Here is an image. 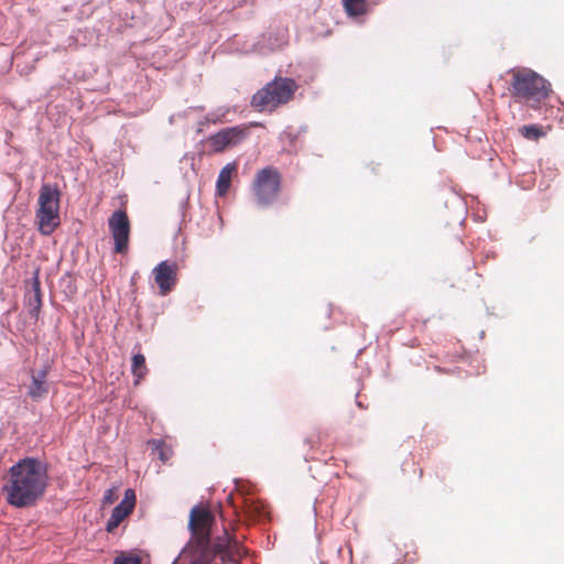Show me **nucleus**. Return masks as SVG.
<instances>
[{
	"mask_svg": "<svg viewBox=\"0 0 564 564\" xmlns=\"http://www.w3.org/2000/svg\"><path fill=\"white\" fill-rule=\"evenodd\" d=\"M455 203L457 204V206L459 207V209H460L462 212H464V210H465L464 200H463L460 197L455 196Z\"/></svg>",
	"mask_w": 564,
	"mask_h": 564,
	"instance_id": "aec40b11",
	"label": "nucleus"
},
{
	"mask_svg": "<svg viewBox=\"0 0 564 564\" xmlns=\"http://www.w3.org/2000/svg\"><path fill=\"white\" fill-rule=\"evenodd\" d=\"M47 486L46 463L28 456L9 468L3 492L10 506L18 509L31 508L44 497Z\"/></svg>",
	"mask_w": 564,
	"mask_h": 564,
	"instance_id": "f03ea898",
	"label": "nucleus"
},
{
	"mask_svg": "<svg viewBox=\"0 0 564 564\" xmlns=\"http://www.w3.org/2000/svg\"><path fill=\"white\" fill-rule=\"evenodd\" d=\"M521 134L529 140H538L539 138L545 135L543 128L539 124H529L520 128Z\"/></svg>",
	"mask_w": 564,
	"mask_h": 564,
	"instance_id": "f3484780",
	"label": "nucleus"
},
{
	"mask_svg": "<svg viewBox=\"0 0 564 564\" xmlns=\"http://www.w3.org/2000/svg\"><path fill=\"white\" fill-rule=\"evenodd\" d=\"M39 269L32 275L31 289L25 294V305L29 315L33 319H37L42 307V292Z\"/></svg>",
	"mask_w": 564,
	"mask_h": 564,
	"instance_id": "9b49d317",
	"label": "nucleus"
},
{
	"mask_svg": "<svg viewBox=\"0 0 564 564\" xmlns=\"http://www.w3.org/2000/svg\"><path fill=\"white\" fill-rule=\"evenodd\" d=\"M153 445V449L159 452V457L165 462L167 459L165 452H164V443L161 440H152L150 442Z\"/></svg>",
	"mask_w": 564,
	"mask_h": 564,
	"instance_id": "a211bd4d",
	"label": "nucleus"
},
{
	"mask_svg": "<svg viewBox=\"0 0 564 564\" xmlns=\"http://www.w3.org/2000/svg\"><path fill=\"white\" fill-rule=\"evenodd\" d=\"M551 93V84L538 73L531 69H522L513 73L511 94L514 98L523 100L531 107L546 99Z\"/></svg>",
	"mask_w": 564,
	"mask_h": 564,
	"instance_id": "20e7f679",
	"label": "nucleus"
},
{
	"mask_svg": "<svg viewBox=\"0 0 564 564\" xmlns=\"http://www.w3.org/2000/svg\"><path fill=\"white\" fill-rule=\"evenodd\" d=\"M234 111V109L229 106H220L217 107L209 112L206 113V116L198 121L199 129L198 131H202V127L209 126V124H221L226 122H230V119L228 116Z\"/></svg>",
	"mask_w": 564,
	"mask_h": 564,
	"instance_id": "ddd939ff",
	"label": "nucleus"
},
{
	"mask_svg": "<svg viewBox=\"0 0 564 564\" xmlns=\"http://www.w3.org/2000/svg\"><path fill=\"white\" fill-rule=\"evenodd\" d=\"M297 88L293 78L275 76L252 95L250 106L259 112H272L278 107L288 104Z\"/></svg>",
	"mask_w": 564,
	"mask_h": 564,
	"instance_id": "7ed1b4c3",
	"label": "nucleus"
},
{
	"mask_svg": "<svg viewBox=\"0 0 564 564\" xmlns=\"http://www.w3.org/2000/svg\"><path fill=\"white\" fill-rule=\"evenodd\" d=\"M117 253H124L128 250L130 223L123 210H116L108 220Z\"/></svg>",
	"mask_w": 564,
	"mask_h": 564,
	"instance_id": "6e6552de",
	"label": "nucleus"
},
{
	"mask_svg": "<svg viewBox=\"0 0 564 564\" xmlns=\"http://www.w3.org/2000/svg\"><path fill=\"white\" fill-rule=\"evenodd\" d=\"M162 294L172 290L176 282V264L169 261L160 262L152 271Z\"/></svg>",
	"mask_w": 564,
	"mask_h": 564,
	"instance_id": "9d476101",
	"label": "nucleus"
},
{
	"mask_svg": "<svg viewBox=\"0 0 564 564\" xmlns=\"http://www.w3.org/2000/svg\"><path fill=\"white\" fill-rule=\"evenodd\" d=\"M215 521L213 512L199 505L191 509L187 529L191 539L180 553V557H188V564H210L219 557L221 563H237L242 555L239 542L227 530L212 542V527Z\"/></svg>",
	"mask_w": 564,
	"mask_h": 564,
	"instance_id": "f257e3e1",
	"label": "nucleus"
},
{
	"mask_svg": "<svg viewBox=\"0 0 564 564\" xmlns=\"http://www.w3.org/2000/svg\"><path fill=\"white\" fill-rule=\"evenodd\" d=\"M249 134L246 126H234L210 134L207 139L215 153L224 152L227 148H234L242 143Z\"/></svg>",
	"mask_w": 564,
	"mask_h": 564,
	"instance_id": "0eeeda50",
	"label": "nucleus"
},
{
	"mask_svg": "<svg viewBox=\"0 0 564 564\" xmlns=\"http://www.w3.org/2000/svg\"><path fill=\"white\" fill-rule=\"evenodd\" d=\"M111 496H112V491H111V490H108V491H107V494H106V496H105V500H107V501H110V502H111V501H112Z\"/></svg>",
	"mask_w": 564,
	"mask_h": 564,
	"instance_id": "412c9836",
	"label": "nucleus"
},
{
	"mask_svg": "<svg viewBox=\"0 0 564 564\" xmlns=\"http://www.w3.org/2000/svg\"><path fill=\"white\" fill-rule=\"evenodd\" d=\"M236 170V162H229L220 170L216 181V193L218 196H224L227 194L231 184V175Z\"/></svg>",
	"mask_w": 564,
	"mask_h": 564,
	"instance_id": "4468645a",
	"label": "nucleus"
},
{
	"mask_svg": "<svg viewBox=\"0 0 564 564\" xmlns=\"http://www.w3.org/2000/svg\"><path fill=\"white\" fill-rule=\"evenodd\" d=\"M113 564H141V561L137 556H122L117 557Z\"/></svg>",
	"mask_w": 564,
	"mask_h": 564,
	"instance_id": "6ab92c4d",
	"label": "nucleus"
},
{
	"mask_svg": "<svg viewBox=\"0 0 564 564\" xmlns=\"http://www.w3.org/2000/svg\"><path fill=\"white\" fill-rule=\"evenodd\" d=\"M131 371L133 376L137 378L135 382H138L145 376L148 369L145 366V357L142 354L139 352L133 355Z\"/></svg>",
	"mask_w": 564,
	"mask_h": 564,
	"instance_id": "dca6fc26",
	"label": "nucleus"
},
{
	"mask_svg": "<svg viewBox=\"0 0 564 564\" xmlns=\"http://www.w3.org/2000/svg\"><path fill=\"white\" fill-rule=\"evenodd\" d=\"M59 189L56 184L43 183L39 195L36 220L39 230L50 236L59 225Z\"/></svg>",
	"mask_w": 564,
	"mask_h": 564,
	"instance_id": "39448f33",
	"label": "nucleus"
},
{
	"mask_svg": "<svg viewBox=\"0 0 564 564\" xmlns=\"http://www.w3.org/2000/svg\"><path fill=\"white\" fill-rule=\"evenodd\" d=\"M343 3L349 17H359L367 11L366 0H344Z\"/></svg>",
	"mask_w": 564,
	"mask_h": 564,
	"instance_id": "2eb2a0df",
	"label": "nucleus"
},
{
	"mask_svg": "<svg viewBox=\"0 0 564 564\" xmlns=\"http://www.w3.org/2000/svg\"><path fill=\"white\" fill-rule=\"evenodd\" d=\"M135 505V494L132 489H127L124 491V497L122 501L116 506L106 523V530L108 532H112L120 522L132 512Z\"/></svg>",
	"mask_w": 564,
	"mask_h": 564,
	"instance_id": "1a4fd4ad",
	"label": "nucleus"
},
{
	"mask_svg": "<svg viewBox=\"0 0 564 564\" xmlns=\"http://www.w3.org/2000/svg\"><path fill=\"white\" fill-rule=\"evenodd\" d=\"M51 366L48 364L43 365V367L36 371H32L31 383L29 386V395L34 399H42L48 392V386L46 382V377L48 373Z\"/></svg>",
	"mask_w": 564,
	"mask_h": 564,
	"instance_id": "f8f14e48",
	"label": "nucleus"
},
{
	"mask_svg": "<svg viewBox=\"0 0 564 564\" xmlns=\"http://www.w3.org/2000/svg\"><path fill=\"white\" fill-rule=\"evenodd\" d=\"M281 176L280 173L271 167H264L257 172L252 191L256 202L260 207L270 206L280 192Z\"/></svg>",
	"mask_w": 564,
	"mask_h": 564,
	"instance_id": "423d86ee",
	"label": "nucleus"
},
{
	"mask_svg": "<svg viewBox=\"0 0 564 564\" xmlns=\"http://www.w3.org/2000/svg\"><path fill=\"white\" fill-rule=\"evenodd\" d=\"M359 408H364L362 403L360 401L356 402Z\"/></svg>",
	"mask_w": 564,
	"mask_h": 564,
	"instance_id": "4be33fe9",
	"label": "nucleus"
}]
</instances>
